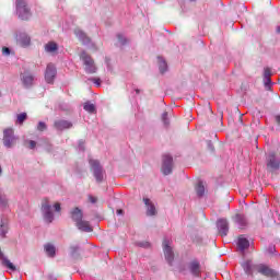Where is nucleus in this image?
<instances>
[{"instance_id": "nucleus-1", "label": "nucleus", "mask_w": 280, "mask_h": 280, "mask_svg": "<svg viewBox=\"0 0 280 280\" xmlns=\"http://www.w3.org/2000/svg\"><path fill=\"white\" fill-rule=\"evenodd\" d=\"M15 14L21 21L32 19V9L27 5V0H15Z\"/></svg>"}, {"instance_id": "nucleus-2", "label": "nucleus", "mask_w": 280, "mask_h": 280, "mask_svg": "<svg viewBox=\"0 0 280 280\" xmlns=\"http://www.w3.org/2000/svg\"><path fill=\"white\" fill-rule=\"evenodd\" d=\"M89 164L96 183H104V176H106V171H104V166H102L100 160L89 159Z\"/></svg>"}, {"instance_id": "nucleus-3", "label": "nucleus", "mask_w": 280, "mask_h": 280, "mask_svg": "<svg viewBox=\"0 0 280 280\" xmlns=\"http://www.w3.org/2000/svg\"><path fill=\"white\" fill-rule=\"evenodd\" d=\"M80 59L82 60L85 67L84 68L85 73H89V74L97 73V66H95V60H93V57L86 54L85 50L81 51Z\"/></svg>"}, {"instance_id": "nucleus-4", "label": "nucleus", "mask_w": 280, "mask_h": 280, "mask_svg": "<svg viewBox=\"0 0 280 280\" xmlns=\"http://www.w3.org/2000/svg\"><path fill=\"white\" fill-rule=\"evenodd\" d=\"M20 80L24 89H33L36 84V75L27 70L20 74Z\"/></svg>"}, {"instance_id": "nucleus-5", "label": "nucleus", "mask_w": 280, "mask_h": 280, "mask_svg": "<svg viewBox=\"0 0 280 280\" xmlns=\"http://www.w3.org/2000/svg\"><path fill=\"white\" fill-rule=\"evenodd\" d=\"M253 270H256V272H259V275H262L264 277H279V272H277V270L269 268L264 264L253 265Z\"/></svg>"}, {"instance_id": "nucleus-6", "label": "nucleus", "mask_w": 280, "mask_h": 280, "mask_svg": "<svg viewBox=\"0 0 280 280\" xmlns=\"http://www.w3.org/2000/svg\"><path fill=\"white\" fill-rule=\"evenodd\" d=\"M174 170V158L170 154H165L162 158V174L164 176H170Z\"/></svg>"}, {"instance_id": "nucleus-7", "label": "nucleus", "mask_w": 280, "mask_h": 280, "mask_svg": "<svg viewBox=\"0 0 280 280\" xmlns=\"http://www.w3.org/2000/svg\"><path fill=\"white\" fill-rule=\"evenodd\" d=\"M42 213L45 222L51 224L54 222V212L51 211V203H49V199H44L42 202Z\"/></svg>"}, {"instance_id": "nucleus-8", "label": "nucleus", "mask_w": 280, "mask_h": 280, "mask_svg": "<svg viewBox=\"0 0 280 280\" xmlns=\"http://www.w3.org/2000/svg\"><path fill=\"white\" fill-rule=\"evenodd\" d=\"M162 246L164 250L165 260L167 261L168 266H173L174 249L172 248V246H170V240L164 238Z\"/></svg>"}, {"instance_id": "nucleus-9", "label": "nucleus", "mask_w": 280, "mask_h": 280, "mask_svg": "<svg viewBox=\"0 0 280 280\" xmlns=\"http://www.w3.org/2000/svg\"><path fill=\"white\" fill-rule=\"evenodd\" d=\"M16 143V138L14 137V129L8 128L3 130V145L5 148H12Z\"/></svg>"}, {"instance_id": "nucleus-10", "label": "nucleus", "mask_w": 280, "mask_h": 280, "mask_svg": "<svg viewBox=\"0 0 280 280\" xmlns=\"http://www.w3.org/2000/svg\"><path fill=\"white\" fill-rule=\"evenodd\" d=\"M280 167V160L277 155L271 152L267 156V170L268 172H277Z\"/></svg>"}, {"instance_id": "nucleus-11", "label": "nucleus", "mask_w": 280, "mask_h": 280, "mask_svg": "<svg viewBox=\"0 0 280 280\" xmlns=\"http://www.w3.org/2000/svg\"><path fill=\"white\" fill-rule=\"evenodd\" d=\"M58 70L54 63H48L45 71V81L47 84H54V80H56V75Z\"/></svg>"}, {"instance_id": "nucleus-12", "label": "nucleus", "mask_w": 280, "mask_h": 280, "mask_svg": "<svg viewBox=\"0 0 280 280\" xmlns=\"http://www.w3.org/2000/svg\"><path fill=\"white\" fill-rule=\"evenodd\" d=\"M272 70L270 68H265L264 69V74H262V82L266 91H271L272 85L275 84L272 82Z\"/></svg>"}, {"instance_id": "nucleus-13", "label": "nucleus", "mask_w": 280, "mask_h": 280, "mask_svg": "<svg viewBox=\"0 0 280 280\" xmlns=\"http://www.w3.org/2000/svg\"><path fill=\"white\" fill-rule=\"evenodd\" d=\"M217 229H218L219 235H221V237H226L229 235V220L218 219Z\"/></svg>"}, {"instance_id": "nucleus-14", "label": "nucleus", "mask_w": 280, "mask_h": 280, "mask_svg": "<svg viewBox=\"0 0 280 280\" xmlns=\"http://www.w3.org/2000/svg\"><path fill=\"white\" fill-rule=\"evenodd\" d=\"M74 35L80 40V43H82V45H85V46L93 45V40H91V37H89V35L84 31L80 28H75Z\"/></svg>"}, {"instance_id": "nucleus-15", "label": "nucleus", "mask_w": 280, "mask_h": 280, "mask_svg": "<svg viewBox=\"0 0 280 280\" xmlns=\"http://www.w3.org/2000/svg\"><path fill=\"white\" fill-rule=\"evenodd\" d=\"M54 128L59 132H62V130H70V128H73V122L65 119L55 120Z\"/></svg>"}, {"instance_id": "nucleus-16", "label": "nucleus", "mask_w": 280, "mask_h": 280, "mask_svg": "<svg viewBox=\"0 0 280 280\" xmlns=\"http://www.w3.org/2000/svg\"><path fill=\"white\" fill-rule=\"evenodd\" d=\"M15 40L19 45H21V47H30L32 44V37H30L27 33H18Z\"/></svg>"}, {"instance_id": "nucleus-17", "label": "nucleus", "mask_w": 280, "mask_h": 280, "mask_svg": "<svg viewBox=\"0 0 280 280\" xmlns=\"http://www.w3.org/2000/svg\"><path fill=\"white\" fill-rule=\"evenodd\" d=\"M188 270L190 271V275H192V277H200V275H202L200 261H198L196 259L191 260L188 264Z\"/></svg>"}, {"instance_id": "nucleus-18", "label": "nucleus", "mask_w": 280, "mask_h": 280, "mask_svg": "<svg viewBox=\"0 0 280 280\" xmlns=\"http://www.w3.org/2000/svg\"><path fill=\"white\" fill-rule=\"evenodd\" d=\"M234 222L238 225V229H246V226H248V219L242 213H237L234 217Z\"/></svg>"}, {"instance_id": "nucleus-19", "label": "nucleus", "mask_w": 280, "mask_h": 280, "mask_svg": "<svg viewBox=\"0 0 280 280\" xmlns=\"http://www.w3.org/2000/svg\"><path fill=\"white\" fill-rule=\"evenodd\" d=\"M143 202L147 207V215H156V207L154 206V203H152L150 198H143Z\"/></svg>"}, {"instance_id": "nucleus-20", "label": "nucleus", "mask_w": 280, "mask_h": 280, "mask_svg": "<svg viewBox=\"0 0 280 280\" xmlns=\"http://www.w3.org/2000/svg\"><path fill=\"white\" fill-rule=\"evenodd\" d=\"M71 218L73 222H75V225H78L79 222H82V218H84V213L80 208L77 207L71 211Z\"/></svg>"}, {"instance_id": "nucleus-21", "label": "nucleus", "mask_w": 280, "mask_h": 280, "mask_svg": "<svg viewBox=\"0 0 280 280\" xmlns=\"http://www.w3.org/2000/svg\"><path fill=\"white\" fill-rule=\"evenodd\" d=\"M77 229L79 231H82L83 233H93V228L89 223V221L81 220L79 223H77Z\"/></svg>"}, {"instance_id": "nucleus-22", "label": "nucleus", "mask_w": 280, "mask_h": 280, "mask_svg": "<svg viewBox=\"0 0 280 280\" xmlns=\"http://www.w3.org/2000/svg\"><path fill=\"white\" fill-rule=\"evenodd\" d=\"M250 247V242L246 237H238L237 240V248L241 253L248 249Z\"/></svg>"}, {"instance_id": "nucleus-23", "label": "nucleus", "mask_w": 280, "mask_h": 280, "mask_svg": "<svg viewBox=\"0 0 280 280\" xmlns=\"http://www.w3.org/2000/svg\"><path fill=\"white\" fill-rule=\"evenodd\" d=\"M69 255L71 259H80V244H72L69 246Z\"/></svg>"}, {"instance_id": "nucleus-24", "label": "nucleus", "mask_w": 280, "mask_h": 280, "mask_svg": "<svg viewBox=\"0 0 280 280\" xmlns=\"http://www.w3.org/2000/svg\"><path fill=\"white\" fill-rule=\"evenodd\" d=\"M44 250L47 255V257H50V259H54L56 257V246L51 243H47L44 245Z\"/></svg>"}, {"instance_id": "nucleus-25", "label": "nucleus", "mask_w": 280, "mask_h": 280, "mask_svg": "<svg viewBox=\"0 0 280 280\" xmlns=\"http://www.w3.org/2000/svg\"><path fill=\"white\" fill-rule=\"evenodd\" d=\"M1 265L3 266V268H8V270H11V272H16V266H14V264H12V261H10L8 257L4 256L2 258Z\"/></svg>"}, {"instance_id": "nucleus-26", "label": "nucleus", "mask_w": 280, "mask_h": 280, "mask_svg": "<svg viewBox=\"0 0 280 280\" xmlns=\"http://www.w3.org/2000/svg\"><path fill=\"white\" fill-rule=\"evenodd\" d=\"M243 270L248 277H253V270H255L253 269V262L250 260L243 262Z\"/></svg>"}, {"instance_id": "nucleus-27", "label": "nucleus", "mask_w": 280, "mask_h": 280, "mask_svg": "<svg viewBox=\"0 0 280 280\" xmlns=\"http://www.w3.org/2000/svg\"><path fill=\"white\" fill-rule=\"evenodd\" d=\"M195 191L198 196V198H202L205 196V184L202 180H199L195 187Z\"/></svg>"}, {"instance_id": "nucleus-28", "label": "nucleus", "mask_w": 280, "mask_h": 280, "mask_svg": "<svg viewBox=\"0 0 280 280\" xmlns=\"http://www.w3.org/2000/svg\"><path fill=\"white\" fill-rule=\"evenodd\" d=\"M84 110H86V113L90 114H95L97 113V108L95 107V104L91 103V102H85L83 105Z\"/></svg>"}, {"instance_id": "nucleus-29", "label": "nucleus", "mask_w": 280, "mask_h": 280, "mask_svg": "<svg viewBox=\"0 0 280 280\" xmlns=\"http://www.w3.org/2000/svg\"><path fill=\"white\" fill-rule=\"evenodd\" d=\"M159 60V70L160 73H165L167 71V61L164 60L163 57H158Z\"/></svg>"}, {"instance_id": "nucleus-30", "label": "nucleus", "mask_w": 280, "mask_h": 280, "mask_svg": "<svg viewBox=\"0 0 280 280\" xmlns=\"http://www.w3.org/2000/svg\"><path fill=\"white\" fill-rule=\"evenodd\" d=\"M45 50L48 51V54L58 51V44H56V42H49L45 45Z\"/></svg>"}, {"instance_id": "nucleus-31", "label": "nucleus", "mask_w": 280, "mask_h": 280, "mask_svg": "<svg viewBox=\"0 0 280 280\" xmlns=\"http://www.w3.org/2000/svg\"><path fill=\"white\" fill-rule=\"evenodd\" d=\"M27 119V113H21L18 115V124L22 125L25 122V120Z\"/></svg>"}, {"instance_id": "nucleus-32", "label": "nucleus", "mask_w": 280, "mask_h": 280, "mask_svg": "<svg viewBox=\"0 0 280 280\" xmlns=\"http://www.w3.org/2000/svg\"><path fill=\"white\" fill-rule=\"evenodd\" d=\"M117 38L120 45H128V38H126L121 33L117 34Z\"/></svg>"}, {"instance_id": "nucleus-33", "label": "nucleus", "mask_w": 280, "mask_h": 280, "mask_svg": "<svg viewBox=\"0 0 280 280\" xmlns=\"http://www.w3.org/2000/svg\"><path fill=\"white\" fill-rule=\"evenodd\" d=\"M162 121L166 128L170 126V118L167 112H164L162 114Z\"/></svg>"}, {"instance_id": "nucleus-34", "label": "nucleus", "mask_w": 280, "mask_h": 280, "mask_svg": "<svg viewBox=\"0 0 280 280\" xmlns=\"http://www.w3.org/2000/svg\"><path fill=\"white\" fill-rule=\"evenodd\" d=\"M37 130L39 132H45V130H47V124H45V121H39L37 125Z\"/></svg>"}, {"instance_id": "nucleus-35", "label": "nucleus", "mask_w": 280, "mask_h": 280, "mask_svg": "<svg viewBox=\"0 0 280 280\" xmlns=\"http://www.w3.org/2000/svg\"><path fill=\"white\" fill-rule=\"evenodd\" d=\"M86 142L84 140H79V143H78V150L79 152H84V150H86Z\"/></svg>"}, {"instance_id": "nucleus-36", "label": "nucleus", "mask_w": 280, "mask_h": 280, "mask_svg": "<svg viewBox=\"0 0 280 280\" xmlns=\"http://www.w3.org/2000/svg\"><path fill=\"white\" fill-rule=\"evenodd\" d=\"M0 235L2 237H5V235H8V225H5L3 223L0 225Z\"/></svg>"}, {"instance_id": "nucleus-37", "label": "nucleus", "mask_w": 280, "mask_h": 280, "mask_svg": "<svg viewBox=\"0 0 280 280\" xmlns=\"http://www.w3.org/2000/svg\"><path fill=\"white\" fill-rule=\"evenodd\" d=\"M266 253L268 255H275V253H277V247L275 245H269L268 248L266 249Z\"/></svg>"}, {"instance_id": "nucleus-38", "label": "nucleus", "mask_w": 280, "mask_h": 280, "mask_svg": "<svg viewBox=\"0 0 280 280\" xmlns=\"http://www.w3.org/2000/svg\"><path fill=\"white\" fill-rule=\"evenodd\" d=\"M25 143H28V150H36V141L34 140H26Z\"/></svg>"}, {"instance_id": "nucleus-39", "label": "nucleus", "mask_w": 280, "mask_h": 280, "mask_svg": "<svg viewBox=\"0 0 280 280\" xmlns=\"http://www.w3.org/2000/svg\"><path fill=\"white\" fill-rule=\"evenodd\" d=\"M8 205V199L0 195V207H5Z\"/></svg>"}, {"instance_id": "nucleus-40", "label": "nucleus", "mask_w": 280, "mask_h": 280, "mask_svg": "<svg viewBox=\"0 0 280 280\" xmlns=\"http://www.w3.org/2000/svg\"><path fill=\"white\" fill-rule=\"evenodd\" d=\"M138 246H140V248H150V243L149 242H139Z\"/></svg>"}, {"instance_id": "nucleus-41", "label": "nucleus", "mask_w": 280, "mask_h": 280, "mask_svg": "<svg viewBox=\"0 0 280 280\" xmlns=\"http://www.w3.org/2000/svg\"><path fill=\"white\" fill-rule=\"evenodd\" d=\"M10 48L9 47H3L2 48V54H4V56H10Z\"/></svg>"}, {"instance_id": "nucleus-42", "label": "nucleus", "mask_w": 280, "mask_h": 280, "mask_svg": "<svg viewBox=\"0 0 280 280\" xmlns=\"http://www.w3.org/2000/svg\"><path fill=\"white\" fill-rule=\"evenodd\" d=\"M208 150H210L211 152L215 150V148L213 147V142H211V140L208 141Z\"/></svg>"}, {"instance_id": "nucleus-43", "label": "nucleus", "mask_w": 280, "mask_h": 280, "mask_svg": "<svg viewBox=\"0 0 280 280\" xmlns=\"http://www.w3.org/2000/svg\"><path fill=\"white\" fill-rule=\"evenodd\" d=\"M92 82L96 84V86H102V80L101 79H92Z\"/></svg>"}, {"instance_id": "nucleus-44", "label": "nucleus", "mask_w": 280, "mask_h": 280, "mask_svg": "<svg viewBox=\"0 0 280 280\" xmlns=\"http://www.w3.org/2000/svg\"><path fill=\"white\" fill-rule=\"evenodd\" d=\"M89 200H90V202H91L92 205H95V202H97V198L94 197V196H90V197H89Z\"/></svg>"}, {"instance_id": "nucleus-45", "label": "nucleus", "mask_w": 280, "mask_h": 280, "mask_svg": "<svg viewBox=\"0 0 280 280\" xmlns=\"http://www.w3.org/2000/svg\"><path fill=\"white\" fill-rule=\"evenodd\" d=\"M54 209H55V211L60 212V210H61L60 203H58V202L55 203Z\"/></svg>"}, {"instance_id": "nucleus-46", "label": "nucleus", "mask_w": 280, "mask_h": 280, "mask_svg": "<svg viewBox=\"0 0 280 280\" xmlns=\"http://www.w3.org/2000/svg\"><path fill=\"white\" fill-rule=\"evenodd\" d=\"M116 213H117V215H124V210L118 209V210L116 211Z\"/></svg>"}, {"instance_id": "nucleus-47", "label": "nucleus", "mask_w": 280, "mask_h": 280, "mask_svg": "<svg viewBox=\"0 0 280 280\" xmlns=\"http://www.w3.org/2000/svg\"><path fill=\"white\" fill-rule=\"evenodd\" d=\"M276 122L280 126V115L276 116Z\"/></svg>"}, {"instance_id": "nucleus-48", "label": "nucleus", "mask_w": 280, "mask_h": 280, "mask_svg": "<svg viewBox=\"0 0 280 280\" xmlns=\"http://www.w3.org/2000/svg\"><path fill=\"white\" fill-rule=\"evenodd\" d=\"M4 257H5V255H3V252H1V249H0V261H2Z\"/></svg>"}, {"instance_id": "nucleus-49", "label": "nucleus", "mask_w": 280, "mask_h": 280, "mask_svg": "<svg viewBox=\"0 0 280 280\" xmlns=\"http://www.w3.org/2000/svg\"><path fill=\"white\" fill-rule=\"evenodd\" d=\"M47 279H48V280H57V279L54 277V275H48Z\"/></svg>"}, {"instance_id": "nucleus-50", "label": "nucleus", "mask_w": 280, "mask_h": 280, "mask_svg": "<svg viewBox=\"0 0 280 280\" xmlns=\"http://www.w3.org/2000/svg\"><path fill=\"white\" fill-rule=\"evenodd\" d=\"M135 92H136L137 95H139V93H141V90L136 89Z\"/></svg>"}, {"instance_id": "nucleus-51", "label": "nucleus", "mask_w": 280, "mask_h": 280, "mask_svg": "<svg viewBox=\"0 0 280 280\" xmlns=\"http://www.w3.org/2000/svg\"><path fill=\"white\" fill-rule=\"evenodd\" d=\"M277 33L280 34V25L277 27Z\"/></svg>"}, {"instance_id": "nucleus-52", "label": "nucleus", "mask_w": 280, "mask_h": 280, "mask_svg": "<svg viewBox=\"0 0 280 280\" xmlns=\"http://www.w3.org/2000/svg\"><path fill=\"white\" fill-rule=\"evenodd\" d=\"M185 271V268H179V272H184Z\"/></svg>"}, {"instance_id": "nucleus-53", "label": "nucleus", "mask_w": 280, "mask_h": 280, "mask_svg": "<svg viewBox=\"0 0 280 280\" xmlns=\"http://www.w3.org/2000/svg\"><path fill=\"white\" fill-rule=\"evenodd\" d=\"M2 172H3V170H2L1 166H0V176H1Z\"/></svg>"}, {"instance_id": "nucleus-54", "label": "nucleus", "mask_w": 280, "mask_h": 280, "mask_svg": "<svg viewBox=\"0 0 280 280\" xmlns=\"http://www.w3.org/2000/svg\"><path fill=\"white\" fill-rule=\"evenodd\" d=\"M190 1H196V0H190Z\"/></svg>"}, {"instance_id": "nucleus-55", "label": "nucleus", "mask_w": 280, "mask_h": 280, "mask_svg": "<svg viewBox=\"0 0 280 280\" xmlns=\"http://www.w3.org/2000/svg\"><path fill=\"white\" fill-rule=\"evenodd\" d=\"M0 97H1V92H0Z\"/></svg>"}]
</instances>
